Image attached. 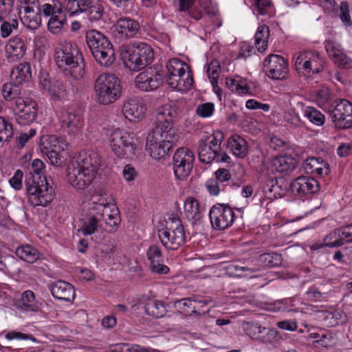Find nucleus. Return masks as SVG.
Instances as JSON below:
<instances>
[{
    "label": "nucleus",
    "mask_w": 352,
    "mask_h": 352,
    "mask_svg": "<svg viewBox=\"0 0 352 352\" xmlns=\"http://www.w3.org/2000/svg\"><path fill=\"white\" fill-rule=\"evenodd\" d=\"M179 109L176 105L164 104L155 110L156 126L148 134L146 149L155 160L166 157L178 140L179 135L173 127L177 119Z\"/></svg>",
    "instance_id": "f257e3e1"
},
{
    "label": "nucleus",
    "mask_w": 352,
    "mask_h": 352,
    "mask_svg": "<svg viewBox=\"0 0 352 352\" xmlns=\"http://www.w3.org/2000/svg\"><path fill=\"white\" fill-rule=\"evenodd\" d=\"M54 60L57 66L63 69L65 78L72 87L85 74V63L78 46L72 42L58 45L54 52Z\"/></svg>",
    "instance_id": "f03ea898"
},
{
    "label": "nucleus",
    "mask_w": 352,
    "mask_h": 352,
    "mask_svg": "<svg viewBox=\"0 0 352 352\" xmlns=\"http://www.w3.org/2000/svg\"><path fill=\"white\" fill-rule=\"evenodd\" d=\"M25 185L31 206H46L52 201L54 190L46 177L32 176L30 172L25 176Z\"/></svg>",
    "instance_id": "7ed1b4c3"
},
{
    "label": "nucleus",
    "mask_w": 352,
    "mask_h": 352,
    "mask_svg": "<svg viewBox=\"0 0 352 352\" xmlns=\"http://www.w3.org/2000/svg\"><path fill=\"white\" fill-rule=\"evenodd\" d=\"M120 56L126 67L138 71L150 65L154 58L152 47L145 43L139 42L133 46L120 47Z\"/></svg>",
    "instance_id": "20e7f679"
},
{
    "label": "nucleus",
    "mask_w": 352,
    "mask_h": 352,
    "mask_svg": "<svg viewBox=\"0 0 352 352\" xmlns=\"http://www.w3.org/2000/svg\"><path fill=\"white\" fill-rule=\"evenodd\" d=\"M86 42L96 60L102 66L108 67L115 60L113 45L106 36L96 30L86 33Z\"/></svg>",
    "instance_id": "39448f33"
},
{
    "label": "nucleus",
    "mask_w": 352,
    "mask_h": 352,
    "mask_svg": "<svg viewBox=\"0 0 352 352\" xmlns=\"http://www.w3.org/2000/svg\"><path fill=\"white\" fill-rule=\"evenodd\" d=\"M159 239L168 250H177L185 243L186 236L181 219L176 216L169 217L165 226L158 230Z\"/></svg>",
    "instance_id": "423d86ee"
},
{
    "label": "nucleus",
    "mask_w": 352,
    "mask_h": 352,
    "mask_svg": "<svg viewBox=\"0 0 352 352\" xmlns=\"http://www.w3.org/2000/svg\"><path fill=\"white\" fill-rule=\"evenodd\" d=\"M110 146L116 155L121 158H131L135 155V135L133 133L116 129L109 136Z\"/></svg>",
    "instance_id": "0eeeda50"
},
{
    "label": "nucleus",
    "mask_w": 352,
    "mask_h": 352,
    "mask_svg": "<svg viewBox=\"0 0 352 352\" xmlns=\"http://www.w3.org/2000/svg\"><path fill=\"white\" fill-rule=\"evenodd\" d=\"M195 160L193 152L188 148L182 147L175 152L173 157V169L177 179L184 180L190 175Z\"/></svg>",
    "instance_id": "6e6552de"
},
{
    "label": "nucleus",
    "mask_w": 352,
    "mask_h": 352,
    "mask_svg": "<svg viewBox=\"0 0 352 352\" xmlns=\"http://www.w3.org/2000/svg\"><path fill=\"white\" fill-rule=\"evenodd\" d=\"M209 217L212 228L219 230L231 226L235 218L232 208L223 204L213 206L210 210Z\"/></svg>",
    "instance_id": "1a4fd4ad"
},
{
    "label": "nucleus",
    "mask_w": 352,
    "mask_h": 352,
    "mask_svg": "<svg viewBox=\"0 0 352 352\" xmlns=\"http://www.w3.org/2000/svg\"><path fill=\"white\" fill-rule=\"evenodd\" d=\"M289 188L294 195L300 199L309 198L320 191L319 182L312 177L300 176L293 180Z\"/></svg>",
    "instance_id": "9d476101"
},
{
    "label": "nucleus",
    "mask_w": 352,
    "mask_h": 352,
    "mask_svg": "<svg viewBox=\"0 0 352 352\" xmlns=\"http://www.w3.org/2000/svg\"><path fill=\"white\" fill-rule=\"evenodd\" d=\"M295 66L296 69H302L306 74H318L323 69L324 60L317 52L305 51L297 57Z\"/></svg>",
    "instance_id": "9b49d317"
},
{
    "label": "nucleus",
    "mask_w": 352,
    "mask_h": 352,
    "mask_svg": "<svg viewBox=\"0 0 352 352\" xmlns=\"http://www.w3.org/2000/svg\"><path fill=\"white\" fill-rule=\"evenodd\" d=\"M335 126L345 129L352 127V104L347 100L341 99L330 111Z\"/></svg>",
    "instance_id": "f8f14e48"
},
{
    "label": "nucleus",
    "mask_w": 352,
    "mask_h": 352,
    "mask_svg": "<svg viewBox=\"0 0 352 352\" xmlns=\"http://www.w3.org/2000/svg\"><path fill=\"white\" fill-rule=\"evenodd\" d=\"M267 76L274 80H284L288 74L287 61L280 55L270 54L264 62Z\"/></svg>",
    "instance_id": "ddd939ff"
},
{
    "label": "nucleus",
    "mask_w": 352,
    "mask_h": 352,
    "mask_svg": "<svg viewBox=\"0 0 352 352\" xmlns=\"http://www.w3.org/2000/svg\"><path fill=\"white\" fill-rule=\"evenodd\" d=\"M246 333L252 340L267 344L278 340L279 332L273 328L262 327L257 324H249L245 329Z\"/></svg>",
    "instance_id": "4468645a"
},
{
    "label": "nucleus",
    "mask_w": 352,
    "mask_h": 352,
    "mask_svg": "<svg viewBox=\"0 0 352 352\" xmlns=\"http://www.w3.org/2000/svg\"><path fill=\"white\" fill-rule=\"evenodd\" d=\"M70 164L86 173L91 172L93 176L96 177L99 168L100 159L96 153L80 152L72 160Z\"/></svg>",
    "instance_id": "2eb2a0df"
},
{
    "label": "nucleus",
    "mask_w": 352,
    "mask_h": 352,
    "mask_svg": "<svg viewBox=\"0 0 352 352\" xmlns=\"http://www.w3.org/2000/svg\"><path fill=\"white\" fill-rule=\"evenodd\" d=\"M146 109V104L143 99L133 98L124 102L122 112L129 121L138 122L144 118Z\"/></svg>",
    "instance_id": "dca6fc26"
},
{
    "label": "nucleus",
    "mask_w": 352,
    "mask_h": 352,
    "mask_svg": "<svg viewBox=\"0 0 352 352\" xmlns=\"http://www.w3.org/2000/svg\"><path fill=\"white\" fill-rule=\"evenodd\" d=\"M67 170L68 182L77 190L85 189L92 183L96 177L93 176L92 173H86L72 164L67 166Z\"/></svg>",
    "instance_id": "f3484780"
},
{
    "label": "nucleus",
    "mask_w": 352,
    "mask_h": 352,
    "mask_svg": "<svg viewBox=\"0 0 352 352\" xmlns=\"http://www.w3.org/2000/svg\"><path fill=\"white\" fill-rule=\"evenodd\" d=\"M115 36L120 39L135 37L140 34L139 23L129 17L120 18L116 23Z\"/></svg>",
    "instance_id": "a211bd4d"
},
{
    "label": "nucleus",
    "mask_w": 352,
    "mask_h": 352,
    "mask_svg": "<svg viewBox=\"0 0 352 352\" xmlns=\"http://www.w3.org/2000/svg\"><path fill=\"white\" fill-rule=\"evenodd\" d=\"M60 122L63 126L69 129V132L77 134L81 131L84 125L82 114L80 111L63 110L60 113Z\"/></svg>",
    "instance_id": "6ab92c4d"
},
{
    "label": "nucleus",
    "mask_w": 352,
    "mask_h": 352,
    "mask_svg": "<svg viewBox=\"0 0 352 352\" xmlns=\"http://www.w3.org/2000/svg\"><path fill=\"white\" fill-rule=\"evenodd\" d=\"M27 45L25 40L20 36L12 37L6 46V57L9 62H15L21 59L25 54Z\"/></svg>",
    "instance_id": "aec40b11"
},
{
    "label": "nucleus",
    "mask_w": 352,
    "mask_h": 352,
    "mask_svg": "<svg viewBox=\"0 0 352 352\" xmlns=\"http://www.w3.org/2000/svg\"><path fill=\"white\" fill-rule=\"evenodd\" d=\"M190 66L185 62L175 58L170 59L166 65L167 76L166 78V84L170 88H179L177 78L185 70H187Z\"/></svg>",
    "instance_id": "412c9836"
},
{
    "label": "nucleus",
    "mask_w": 352,
    "mask_h": 352,
    "mask_svg": "<svg viewBox=\"0 0 352 352\" xmlns=\"http://www.w3.org/2000/svg\"><path fill=\"white\" fill-rule=\"evenodd\" d=\"M146 256L153 272L166 274L169 272V267L163 264L164 258L160 247L156 245L150 246L147 250Z\"/></svg>",
    "instance_id": "4be33fe9"
},
{
    "label": "nucleus",
    "mask_w": 352,
    "mask_h": 352,
    "mask_svg": "<svg viewBox=\"0 0 352 352\" xmlns=\"http://www.w3.org/2000/svg\"><path fill=\"white\" fill-rule=\"evenodd\" d=\"M50 289L52 296L58 300L72 302L74 299V287L66 281H56L50 285Z\"/></svg>",
    "instance_id": "5701e85b"
},
{
    "label": "nucleus",
    "mask_w": 352,
    "mask_h": 352,
    "mask_svg": "<svg viewBox=\"0 0 352 352\" xmlns=\"http://www.w3.org/2000/svg\"><path fill=\"white\" fill-rule=\"evenodd\" d=\"M325 49L329 56L332 57L333 61L340 67L349 69L351 67V60L339 48V45L333 41L325 42Z\"/></svg>",
    "instance_id": "b1692460"
},
{
    "label": "nucleus",
    "mask_w": 352,
    "mask_h": 352,
    "mask_svg": "<svg viewBox=\"0 0 352 352\" xmlns=\"http://www.w3.org/2000/svg\"><path fill=\"white\" fill-rule=\"evenodd\" d=\"M102 219V212H89L85 219H81L82 226L78 229V232H81L84 236L91 235L100 226Z\"/></svg>",
    "instance_id": "393cba45"
},
{
    "label": "nucleus",
    "mask_w": 352,
    "mask_h": 352,
    "mask_svg": "<svg viewBox=\"0 0 352 352\" xmlns=\"http://www.w3.org/2000/svg\"><path fill=\"white\" fill-rule=\"evenodd\" d=\"M185 217L193 225L202 219V210L198 201L192 197H188L184 205Z\"/></svg>",
    "instance_id": "a878e982"
},
{
    "label": "nucleus",
    "mask_w": 352,
    "mask_h": 352,
    "mask_svg": "<svg viewBox=\"0 0 352 352\" xmlns=\"http://www.w3.org/2000/svg\"><path fill=\"white\" fill-rule=\"evenodd\" d=\"M304 170L308 174L316 173L319 175H327L330 173L329 164L316 157H310L303 164Z\"/></svg>",
    "instance_id": "bb28decb"
},
{
    "label": "nucleus",
    "mask_w": 352,
    "mask_h": 352,
    "mask_svg": "<svg viewBox=\"0 0 352 352\" xmlns=\"http://www.w3.org/2000/svg\"><path fill=\"white\" fill-rule=\"evenodd\" d=\"M219 147L217 143L212 146L208 145V140H201L198 148V157L199 160L204 164L212 162L218 155Z\"/></svg>",
    "instance_id": "cd10ccee"
},
{
    "label": "nucleus",
    "mask_w": 352,
    "mask_h": 352,
    "mask_svg": "<svg viewBox=\"0 0 352 352\" xmlns=\"http://www.w3.org/2000/svg\"><path fill=\"white\" fill-rule=\"evenodd\" d=\"M272 168L278 173L288 175L296 167V161L289 155L279 156L272 161Z\"/></svg>",
    "instance_id": "c85d7f7f"
},
{
    "label": "nucleus",
    "mask_w": 352,
    "mask_h": 352,
    "mask_svg": "<svg viewBox=\"0 0 352 352\" xmlns=\"http://www.w3.org/2000/svg\"><path fill=\"white\" fill-rule=\"evenodd\" d=\"M146 315L156 318L164 317L166 314V304L162 301L153 298H148L144 306Z\"/></svg>",
    "instance_id": "c756f323"
},
{
    "label": "nucleus",
    "mask_w": 352,
    "mask_h": 352,
    "mask_svg": "<svg viewBox=\"0 0 352 352\" xmlns=\"http://www.w3.org/2000/svg\"><path fill=\"white\" fill-rule=\"evenodd\" d=\"M10 76L12 84L15 87L22 85L23 82H28L32 77L30 64L27 63H20L12 70Z\"/></svg>",
    "instance_id": "7c9ffc66"
},
{
    "label": "nucleus",
    "mask_w": 352,
    "mask_h": 352,
    "mask_svg": "<svg viewBox=\"0 0 352 352\" xmlns=\"http://www.w3.org/2000/svg\"><path fill=\"white\" fill-rule=\"evenodd\" d=\"M227 145L232 153L238 157L243 158L248 154V143L239 135L230 137L227 142Z\"/></svg>",
    "instance_id": "2f4dec72"
},
{
    "label": "nucleus",
    "mask_w": 352,
    "mask_h": 352,
    "mask_svg": "<svg viewBox=\"0 0 352 352\" xmlns=\"http://www.w3.org/2000/svg\"><path fill=\"white\" fill-rule=\"evenodd\" d=\"M41 9L24 11V16L21 17L22 23L31 30H36L41 24Z\"/></svg>",
    "instance_id": "473e14b6"
},
{
    "label": "nucleus",
    "mask_w": 352,
    "mask_h": 352,
    "mask_svg": "<svg viewBox=\"0 0 352 352\" xmlns=\"http://www.w3.org/2000/svg\"><path fill=\"white\" fill-rule=\"evenodd\" d=\"M57 14H53L47 23L48 30L53 34L59 33L66 23V15L61 8L56 10Z\"/></svg>",
    "instance_id": "72a5a7b5"
},
{
    "label": "nucleus",
    "mask_w": 352,
    "mask_h": 352,
    "mask_svg": "<svg viewBox=\"0 0 352 352\" xmlns=\"http://www.w3.org/2000/svg\"><path fill=\"white\" fill-rule=\"evenodd\" d=\"M97 101L101 104L114 102L121 96L120 89H96Z\"/></svg>",
    "instance_id": "f704fd0d"
},
{
    "label": "nucleus",
    "mask_w": 352,
    "mask_h": 352,
    "mask_svg": "<svg viewBox=\"0 0 352 352\" xmlns=\"http://www.w3.org/2000/svg\"><path fill=\"white\" fill-rule=\"evenodd\" d=\"M270 35L269 27L266 25H259L254 36L255 46L259 52H263L267 49Z\"/></svg>",
    "instance_id": "c9c22d12"
},
{
    "label": "nucleus",
    "mask_w": 352,
    "mask_h": 352,
    "mask_svg": "<svg viewBox=\"0 0 352 352\" xmlns=\"http://www.w3.org/2000/svg\"><path fill=\"white\" fill-rule=\"evenodd\" d=\"M120 86V80L115 74L103 73L96 80L94 88H116Z\"/></svg>",
    "instance_id": "e433bc0d"
},
{
    "label": "nucleus",
    "mask_w": 352,
    "mask_h": 352,
    "mask_svg": "<svg viewBox=\"0 0 352 352\" xmlns=\"http://www.w3.org/2000/svg\"><path fill=\"white\" fill-rule=\"evenodd\" d=\"M16 254L21 259L30 263L35 262L39 258L38 251L29 245L17 248Z\"/></svg>",
    "instance_id": "4c0bfd02"
},
{
    "label": "nucleus",
    "mask_w": 352,
    "mask_h": 352,
    "mask_svg": "<svg viewBox=\"0 0 352 352\" xmlns=\"http://www.w3.org/2000/svg\"><path fill=\"white\" fill-rule=\"evenodd\" d=\"M82 13H85L89 21L93 23L102 20L104 8L99 2L94 1Z\"/></svg>",
    "instance_id": "58836bf2"
},
{
    "label": "nucleus",
    "mask_w": 352,
    "mask_h": 352,
    "mask_svg": "<svg viewBox=\"0 0 352 352\" xmlns=\"http://www.w3.org/2000/svg\"><path fill=\"white\" fill-rule=\"evenodd\" d=\"M65 83L63 80L55 78H52L50 74L46 72H41L39 75V83L42 88H60V87H67L69 85H67L66 80Z\"/></svg>",
    "instance_id": "ea45409f"
},
{
    "label": "nucleus",
    "mask_w": 352,
    "mask_h": 352,
    "mask_svg": "<svg viewBox=\"0 0 352 352\" xmlns=\"http://www.w3.org/2000/svg\"><path fill=\"white\" fill-rule=\"evenodd\" d=\"M282 256L278 253H265L261 254L258 258V261L263 266L272 267H277L282 263Z\"/></svg>",
    "instance_id": "a19ab883"
},
{
    "label": "nucleus",
    "mask_w": 352,
    "mask_h": 352,
    "mask_svg": "<svg viewBox=\"0 0 352 352\" xmlns=\"http://www.w3.org/2000/svg\"><path fill=\"white\" fill-rule=\"evenodd\" d=\"M225 83L228 88L232 87H235V88H256V87L251 80L238 75L227 78Z\"/></svg>",
    "instance_id": "79ce46f5"
},
{
    "label": "nucleus",
    "mask_w": 352,
    "mask_h": 352,
    "mask_svg": "<svg viewBox=\"0 0 352 352\" xmlns=\"http://www.w3.org/2000/svg\"><path fill=\"white\" fill-rule=\"evenodd\" d=\"M208 78L212 86V88H219L218 85V78L220 73L219 61L214 59L207 66Z\"/></svg>",
    "instance_id": "37998d69"
},
{
    "label": "nucleus",
    "mask_w": 352,
    "mask_h": 352,
    "mask_svg": "<svg viewBox=\"0 0 352 352\" xmlns=\"http://www.w3.org/2000/svg\"><path fill=\"white\" fill-rule=\"evenodd\" d=\"M259 270L257 267H249L239 266L237 265H230L227 268L228 274L231 276L243 277L249 274L256 272Z\"/></svg>",
    "instance_id": "c03bdc74"
},
{
    "label": "nucleus",
    "mask_w": 352,
    "mask_h": 352,
    "mask_svg": "<svg viewBox=\"0 0 352 352\" xmlns=\"http://www.w3.org/2000/svg\"><path fill=\"white\" fill-rule=\"evenodd\" d=\"M304 115L315 125L322 126L324 123V116L314 107H306L304 110Z\"/></svg>",
    "instance_id": "a18cd8bd"
},
{
    "label": "nucleus",
    "mask_w": 352,
    "mask_h": 352,
    "mask_svg": "<svg viewBox=\"0 0 352 352\" xmlns=\"http://www.w3.org/2000/svg\"><path fill=\"white\" fill-rule=\"evenodd\" d=\"M208 302L209 301L207 300L200 299L196 296H192L178 300L177 302V304L178 305L180 309H184L186 307L188 308H192V312L193 314H197V309H199V307H197V304H201L203 302L204 305H208Z\"/></svg>",
    "instance_id": "49530a36"
},
{
    "label": "nucleus",
    "mask_w": 352,
    "mask_h": 352,
    "mask_svg": "<svg viewBox=\"0 0 352 352\" xmlns=\"http://www.w3.org/2000/svg\"><path fill=\"white\" fill-rule=\"evenodd\" d=\"M16 107L18 111H24L35 115L37 114L38 109L36 102L29 98H19L16 101Z\"/></svg>",
    "instance_id": "de8ad7c7"
},
{
    "label": "nucleus",
    "mask_w": 352,
    "mask_h": 352,
    "mask_svg": "<svg viewBox=\"0 0 352 352\" xmlns=\"http://www.w3.org/2000/svg\"><path fill=\"white\" fill-rule=\"evenodd\" d=\"M13 135L12 124L4 117L0 116V143L8 142Z\"/></svg>",
    "instance_id": "09e8293b"
},
{
    "label": "nucleus",
    "mask_w": 352,
    "mask_h": 352,
    "mask_svg": "<svg viewBox=\"0 0 352 352\" xmlns=\"http://www.w3.org/2000/svg\"><path fill=\"white\" fill-rule=\"evenodd\" d=\"M177 82L179 88H190L193 85L194 79L190 67L184 71L178 76L176 83Z\"/></svg>",
    "instance_id": "8fccbe9b"
},
{
    "label": "nucleus",
    "mask_w": 352,
    "mask_h": 352,
    "mask_svg": "<svg viewBox=\"0 0 352 352\" xmlns=\"http://www.w3.org/2000/svg\"><path fill=\"white\" fill-rule=\"evenodd\" d=\"M284 118L286 122L289 124L293 128H298L302 125L299 115L293 109H289L285 114Z\"/></svg>",
    "instance_id": "3c124183"
},
{
    "label": "nucleus",
    "mask_w": 352,
    "mask_h": 352,
    "mask_svg": "<svg viewBox=\"0 0 352 352\" xmlns=\"http://www.w3.org/2000/svg\"><path fill=\"white\" fill-rule=\"evenodd\" d=\"M350 226L336 230L330 233V237H338L342 242V245L344 243L351 242L352 241L351 233L349 230Z\"/></svg>",
    "instance_id": "603ef678"
},
{
    "label": "nucleus",
    "mask_w": 352,
    "mask_h": 352,
    "mask_svg": "<svg viewBox=\"0 0 352 352\" xmlns=\"http://www.w3.org/2000/svg\"><path fill=\"white\" fill-rule=\"evenodd\" d=\"M252 6L256 8L258 14L265 15L268 14V10L272 8V3L268 0H252Z\"/></svg>",
    "instance_id": "864d4df0"
},
{
    "label": "nucleus",
    "mask_w": 352,
    "mask_h": 352,
    "mask_svg": "<svg viewBox=\"0 0 352 352\" xmlns=\"http://www.w3.org/2000/svg\"><path fill=\"white\" fill-rule=\"evenodd\" d=\"M14 0H0V21L8 18L13 10Z\"/></svg>",
    "instance_id": "5fc2aeb1"
},
{
    "label": "nucleus",
    "mask_w": 352,
    "mask_h": 352,
    "mask_svg": "<svg viewBox=\"0 0 352 352\" xmlns=\"http://www.w3.org/2000/svg\"><path fill=\"white\" fill-rule=\"evenodd\" d=\"M35 299V296L33 292L27 290L22 294L21 301L23 306L25 309L30 311H35L37 307L33 304Z\"/></svg>",
    "instance_id": "6e6d98bb"
},
{
    "label": "nucleus",
    "mask_w": 352,
    "mask_h": 352,
    "mask_svg": "<svg viewBox=\"0 0 352 352\" xmlns=\"http://www.w3.org/2000/svg\"><path fill=\"white\" fill-rule=\"evenodd\" d=\"M61 151H63V148L60 146H54V148L45 151V153L52 164L56 166L60 164V159L62 157L60 154Z\"/></svg>",
    "instance_id": "4d7b16f0"
},
{
    "label": "nucleus",
    "mask_w": 352,
    "mask_h": 352,
    "mask_svg": "<svg viewBox=\"0 0 352 352\" xmlns=\"http://www.w3.org/2000/svg\"><path fill=\"white\" fill-rule=\"evenodd\" d=\"M19 25L18 20L12 19L10 22L4 21L0 28L1 36L3 38L9 36L14 29H16Z\"/></svg>",
    "instance_id": "13d9d810"
},
{
    "label": "nucleus",
    "mask_w": 352,
    "mask_h": 352,
    "mask_svg": "<svg viewBox=\"0 0 352 352\" xmlns=\"http://www.w3.org/2000/svg\"><path fill=\"white\" fill-rule=\"evenodd\" d=\"M338 12L339 17L342 21V23L345 25L349 26L351 25V16L349 14V5L347 2H341Z\"/></svg>",
    "instance_id": "bf43d9fd"
},
{
    "label": "nucleus",
    "mask_w": 352,
    "mask_h": 352,
    "mask_svg": "<svg viewBox=\"0 0 352 352\" xmlns=\"http://www.w3.org/2000/svg\"><path fill=\"white\" fill-rule=\"evenodd\" d=\"M14 116L16 121L19 124L22 125L29 124L36 118V115L31 113H25L24 111H17Z\"/></svg>",
    "instance_id": "052dcab7"
},
{
    "label": "nucleus",
    "mask_w": 352,
    "mask_h": 352,
    "mask_svg": "<svg viewBox=\"0 0 352 352\" xmlns=\"http://www.w3.org/2000/svg\"><path fill=\"white\" fill-rule=\"evenodd\" d=\"M90 201L96 206V210L100 212H102L103 208L109 205L107 199L103 197L100 194L91 195L90 197Z\"/></svg>",
    "instance_id": "680f3d73"
},
{
    "label": "nucleus",
    "mask_w": 352,
    "mask_h": 352,
    "mask_svg": "<svg viewBox=\"0 0 352 352\" xmlns=\"http://www.w3.org/2000/svg\"><path fill=\"white\" fill-rule=\"evenodd\" d=\"M214 111V105L212 103H204L197 107L196 113L199 116L207 118L210 116Z\"/></svg>",
    "instance_id": "e2e57ef3"
},
{
    "label": "nucleus",
    "mask_w": 352,
    "mask_h": 352,
    "mask_svg": "<svg viewBox=\"0 0 352 352\" xmlns=\"http://www.w3.org/2000/svg\"><path fill=\"white\" fill-rule=\"evenodd\" d=\"M223 138V133L221 131H217L214 132L211 136H207L206 138H203L202 140H208V145L211 147H212L217 143L219 151L221 149L220 146Z\"/></svg>",
    "instance_id": "0e129e2a"
},
{
    "label": "nucleus",
    "mask_w": 352,
    "mask_h": 352,
    "mask_svg": "<svg viewBox=\"0 0 352 352\" xmlns=\"http://www.w3.org/2000/svg\"><path fill=\"white\" fill-rule=\"evenodd\" d=\"M153 82V76H150V74L148 72H142L140 73L135 78V84L140 88L141 84H147L151 88V83Z\"/></svg>",
    "instance_id": "69168bd1"
},
{
    "label": "nucleus",
    "mask_w": 352,
    "mask_h": 352,
    "mask_svg": "<svg viewBox=\"0 0 352 352\" xmlns=\"http://www.w3.org/2000/svg\"><path fill=\"white\" fill-rule=\"evenodd\" d=\"M123 12H128L133 7L135 0H109Z\"/></svg>",
    "instance_id": "338daca9"
},
{
    "label": "nucleus",
    "mask_w": 352,
    "mask_h": 352,
    "mask_svg": "<svg viewBox=\"0 0 352 352\" xmlns=\"http://www.w3.org/2000/svg\"><path fill=\"white\" fill-rule=\"evenodd\" d=\"M23 175L22 170H17L14 176L10 179V184L15 190H20L21 188Z\"/></svg>",
    "instance_id": "774afa93"
}]
</instances>
